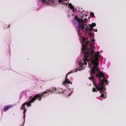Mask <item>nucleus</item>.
<instances>
[{"label": "nucleus", "instance_id": "1", "mask_svg": "<svg viewBox=\"0 0 126 126\" xmlns=\"http://www.w3.org/2000/svg\"><path fill=\"white\" fill-rule=\"evenodd\" d=\"M95 41H85L81 42L82 46L81 52L82 56L79 57L77 59L76 70L69 72L65 77V80L63 84L66 86L67 83L71 84L72 82L67 78L68 75L72 73L76 72L77 70L81 71L84 69L88 62L89 67L90 68V74L91 76L89 79L93 81V83L97 89L94 87L93 89V92L98 90L102 93L100 97L104 98L106 97V90L104 84H108V81L103 73L99 70L98 66L99 58L101 55L98 51L95 52L94 50L95 47L94 45Z\"/></svg>", "mask_w": 126, "mask_h": 126}, {"label": "nucleus", "instance_id": "2", "mask_svg": "<svg viewBox=\"0 0 126 126\" xmlns=\"http://www.w3.org/2000/svg\"><path fill=\"white\" fill-rule=\"evenodd\" d=\"M49 5H55L60 3L63 5H68L70 8V11H72L73 14L72 15L74 16L73 22L75 26L78 24L77 30L80 41L82 42L86 40L88 37H94L91 32V29L96 25L95 23H92V24L86 23L88 20L86 17L89 16L87 15V12L83 11L77 13L75 10L71 3H69L66 0H48Z\"/></svg>", "mask_w": 126, "mask_h": 126}, {"label": "nucleus", "instance_id": "3", "mask_svg": "<svg viewBox=\"0 0 126 126\" xmlns=\"http://www.w3.org/2000/svg\"><path fill=\"white\" fill-rule=\"evenodd\" d=\"M57 90V89L55 88H52L49 90H47L42 94H39L35 95V96H31L29 97L27 101L23 104L21 107V109L24 110L23 112L24 115L23 117L24 118V123L23 125H24L25 123V113L27 110L25 109V105H26L28 107H30L31 105V103L34 102L36 99H38L40 101L42 97H45L48 95L49 94V92H50L51 93H55L56 92Z\"/></svg>", "mask_w": 126, "mask_h": 126}, {"label": "nucleus", "instance_id": "4", "mask_svg": "<svg viewBox=\"0 0 126 126\" xmlns=\"http://www.w3.org/2000/svg\"><path fill=\"white\" fill-rule=\"evenodd\" d=\"M38 4L40 6L39 8H41L47 5H49L48 0H39Z\"/></svg>", "mask_w": 126, "mask_h": 126}, {"label": "nucleus", "instance_id": "5", "mask_svg": "<svg viewBox=\"0 0 126 126\" xmlns=\"http://www.w3.org/2000/svg\"><path fill=\"white\" fill-rule=\"evenodd\" d=\"M28 92V91H26L22 92L21 93L20 96V98H26L27 97Z\"/></svg>", "mask_w": 126, "mask_h": 126}, {"label": "nucleus", "instance_id": "6", "mask_svg": "<svg viewBox=\"0 0 126 126\" xmlns=\"http://www.w3.org/2000/svg\"><path fill=\"white\" fill-rule=\"evenodd\" d=\"M73 91V89H68L65 91H64V93H65L66 96H69L71 95V94L72 93Z\"/></svg>", "mask_w": 126, "mask_h": 126}, {"label": "nucleus", "instance_id": "7", "mask_svg": "<svg viewBox=\"0 0 126 126\" xmlns=\"http://www.w3.org/2000/svg\"><path fill=\"white\" fill-rule=\"evenodd\" d=\"M12 106V105H9L7 106H5L3 110L5 112L6 110H8L9 108Z\"/></svg>", "mask_w": 126, "mask_h": 126}, {"label": "nucleus", "instance_id": "8", "mask_svg": "<svg viewBox=\"0 0 126 126\" xmlns=\"http://www.w3.org/2000/svg\"><path fill=\"white\" fill-rule=\"evenodd\" d=\"M58 90L59 91L57 92V93L60 94L64 93V90L63 89V88H59Z\"/></svg>", "mask_w": 126, "mask_h": 126}, {"label": "nucleus", "instance_id": "9", "mask_svg": "<svg viewBox=\"0 0 126 126\" xmlns=\"http://www.w3.org/2000/svg\"><path fill=\"white\" fill-rule=\"evenodd\" d=\"M94 13H91L90 14V15H91V16L92 17H93V16H94Z\"/></svg>", "mask_w": 126, "mask_h": 126}, {"label": "nucleus", "instance_id": "10", "mask_svg": "<svg viewBox=\"0 0 126 126\" xmlns=\"http://www.w3.org/2000/svg\"><path fill=\"white\" fill-rule=\"evenodd\" d=\"M92 30L96 32H97V30L96 29H92Z\"/></svg>", "mask_w": 126, "mask_h": 126}, {"label": "nucleus", "instance_id": "11", "mask_svg": "<svg viewBox=\"0 0 126 126\" xmlns=\"http://www.w3.org/2000/svg\"><path fill=\"white\" fill-rule=\"evenodd\" d=\"M8 27H10V25H9Z\"/></svg>", "mask_w": 126, "mask_h": 126}, {"label": "nucleus", "instance_id": "12", "mask_svg": "<svg viewBox=\"0 0 126 126\" xmlns=\"http://www.w3.org/2000/svg\"><path fill=\"white\" fill-rule=\"evenodd\" d=\"M7 26V25H5V26L6 27H7V26Z\"/></svg>", "mask_w": 126, "mask_h": 126}]
</instances>
